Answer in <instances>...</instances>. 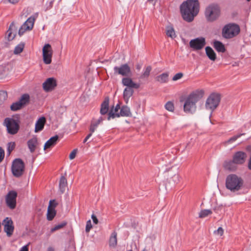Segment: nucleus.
<instances>
[{
	"mask_svg": "<svg viewBox=\"0 0 251 251\" xmlns=\"http://www.w3.org/2000/svg\"><path fill=\"white\" fill-rule=\"evenodd\" d=\"M7 39L9 41L12 40L15 37L16 34V29L14 23H12L9 28V29L7 31Z\"/></svg>",
	"mask_w": 251,
	"mask_h": 251,
	"instance_id": "nucleus-22",
	"label": "nucleus"
},
{
	"mask_svg": "<svg viewBox=\"0 0 251 251\" xmlns=\"http://www.w3.org/2000/svg\"><path fill=\"white\" fill-rule=\"evenodd\" d=\"M25 164L22 159L16 158L13 160L11 171L14 176L17 177L21 176L23 174Z\"/></svg>",
	"mask_w": 251,
	"mask_h": 251,
	"instance_id": "nucleus-8",
	"label": "nucleus"
},
{
	"mask_svg": "<svg viewBox=\"0 0 251 251\" xmlns=\"http://www.w3.org/2000/svg\"><path fill=\"white\" fill-rule=\"evenodd\" d=\"M214 47L218 52H224L226 50L225 46L223 44L218 41H216L214 42Z\"/></svg>",
	"mask_w": 251,
	"mask_h": 251,
	"instance_id": "nucleus-29",
	"label": "nucleus"
},
{
	"mask_svg": "<svg viewBox=\"0 0 251 251\" xmlns=\"http://www.w3.org/2000/svg\"><path fill=\"white\" fill-rule=\"evenodd\" d=\"M242 135H243V134H238L237 135H235V136H234L233 137H232L231 138H230V139H229L227 141V143H232V142H235L238 138H239L240 137H241V136H242Z\"/></svg>",
	"mask_w": 251,
	"mask_h": 251,
	"instance_id": "nucleus-41",
	"label": "nucleus"
},
{
	"mask_svg": "<svg viewBox=\"0 0 251 251\" xmlns=\"http://www.w3.org/2000/svg\"><path fill=\"white\" fill-rule=\"evenodd\" d=\"M114 72L115 74L125 76H130L132 75L130 68L127 64L114 67Z\"/></svg>",
	"mask_w": 251,
	"mask_h": 251,
	"instance_id": "nucleus-11",
	"label": "nucleus"
},
{
	"mask_svg": "<svg viewBox=\"0 0 251 251\" xmlns=\"http://www.w3.org/2000/svg\"><path fill=\"white\" fill-rule=\"evenodd\" d=\"M91 218H92V219L93 220V222L94 224H97L98 223V220L95 215L93 214L91 216Z\"/></svg>",
	"mask_w": 251,
	"mask_h": 251,
	"instance_id": "nucleus-50",
	"label": "nucleus"
},
{
	"mask_svg": "<svg viewBox=\"0 0 251 251\" xmlns=\"http://www.w3.org/2000/svg\"><path fill=\"white\" fill-rule=\"evenodd\" d=\"M205 52L208 58L212 61H215L216 58V55L213 50L210 47L205 48Z\"/></svg>",
	"mask_w": 251,
	"mask_h": 251,
	"instance_id": "nucleus-26",
	"label": "nucleus"
},
{
	"mask_svg": "<svg viewBox=\"0 0 251 251\" xmlns=\"http://www.w3.org/2000/svg\"><path fill=\"white\" fill-rule=\"evenodd\" d=\"M244 180L235 174H230L226 179V187L231 192H236L241 190L243 187Z\"/></svg>",
	"mask_w": 251,
	"mask_h": 251,
	"instance_id": "nucleus-3",
	"label": "nucleus"
},
{
	"mask_svg": "<svg viewBox=\"0 0 251 251\" xmlns=\"http://www.w3.org/2000/svg\"><path fill=\"white\" fill-rule=\"evenodd\" d=\"M3 224L4 225V230L7 236L10 237L14 230L12 221L7 217L4 220Z\"/></svg>",
	"mask_w": 251,
	"mask_h": 251,
	"instance_id": "nucleus-16",
	"label": "nucleus"
},
{
	"mask_svg": "<svg viewBox=\"0 0 251 251\" xmlns=\"http://www.w3.org/2000/svg\"><path fill=\"white\" fill-rule=\"evenodd\" d=\"M136 69L138 70H140V69H141L142 68V66L141 64H138L136 65Z\"/></svg>",
	"mask_w": 251,
	"mask_h": 251,
	"instance_id": "nucleus-56",
	"label": "nucleus"
},
{
	"mask_svg": "<svg viewBox=\"0 0 251 251\" xmlns=\"http://www.w3.org/2000/svg\"><path fill=\"white\" fill-rule=\"evenodd\" d=\"M223 233H224V229H223L222 227H219L217 230H215L214 231V234L215 235H216L217 236H221L223 235Z\"/></svg>",
	"mask_w": 251,
	"mask_h": 251,
	"instance_id": "nucleus-42",
	"label": "nucleus"
},
{
	"mask_svg": "<svg viewBox=\"0 0 251 251\" xmlns=\"http://www.w3.org/2000/svg\"><path fill=\"white\" fill-rule=\"evenodd\" d=\"M22 106L19 101L13 103L10 106L11 110L12 111H17L22 108Z\"/></svg>",
	"mask_w": 251,
	"mask_h": 251,
	"instance_id": "nucleus-38",
	"label": "nucleus"
},
{
	"mask_svg": "<svg viewBox=\"0 0 251 251\" xmlns=\"http://www.w3.org/2000/svg\"><path fill=\"white\" fill-rule=\"evenodd\" d=\"M204 92L197 90L192 92L186 98L184 104V111L186 113H193L196 110V103L203 97Z\"/></svg>",
	"mask_w": 251,
	"mask_h": 251,
	"instance_id": "nucleus-2",
	"label": "nucleus"
},
{
	"mask_svg": "<svg viewBox=\"0 0 251 251\" xmlns=\"http://www.w3.org/2000/svg\"><path fill=\"white\" fill-rule=\"evenodd\" d=\"M3 96L4 97H5L6 96V93L4 91L0 92V96Z\"/></svg>",
	"mask_w": 251,
	"mask_h": 251,
	"instance_id": "nucleus-54",
	"label": "nucleus"
},
{
	"mask_svg": "<svg viewBox=\"0 0 251 251\" xmlns=\"http://www.w3.org/2000/svg\"><path fill=\"white\" fill-rule=\"evenodd\" d=\"M27 30H28V29H26L25 28V26H24V25H23L21 27L19 28V34L21 36L22 35H23L25 32Z\"/></svg>",
	"mask_w": 251,
	"mask_h": 251,
	"instance_id": "nucleus-47",
	"label": "nucleus"
},
{
	"mask_svg": "<svg viewBox=\"0 0 251 251\" xmlns=\"http://www.w3.org/2000/svg\"><path fill=\"white\" fill-rule=\"evenodd\" d=\"M117 244V233L113 232L109 238V245L110 247L115 248Z\"/></svg>",
	"mask_w": 251,
	"mask_h": 251,
	"instance_id": "nucleus-27",
	"label": "nucleus"
},
{
	"mask_svg": "<svg viewBox=\"0 0 251 251\" xmlns=\"http://www.w3.org/2000/svg\"><path fill=\"white\" fill-rule=\"evenodd\" d=\"M133 93L134 90L132 88H126L124 89L123 96L124 99L126 101V102L128 100L129 98L133 95Z\"/></svg>",
	"mask_w": 251,
	"mask_h": 251,
	"instance_id": "nucleus-28",
	"label": "nucleus"
},
{
	"mask_svg": "<svg viewBox=\"0 0 251 251\" xmlns=\"http://www.w3.org/2000/svg\"><path fill=\"white\" fill-rule=\"evenodd\" d=\"M240 32L239 26L234 24H229L224 26L222 29V35L226 39L232 38Z\"/></svg>",
	"mask_w": 251,
	"mask_h": 251,
	"instance_id": "nucleus-5",
	"label": "nucleus"
},
{
	"mask_svg": "<svg viewBox=\"0 0 251 251\" xmlns=\"http://www.w3.org/2000/svg\"><path fill=\"white\" fill-rule=\"evenodd\" d=\"M4 156V151L0 147V162H1Z\"/></svg>",
	"mask_w": 251,
	"mask_h": 251,
	"instance_id": "nucleus-49",
	"label": "nucleus"
},
{
	"mask_svg": "<svg viewBox=\"0 0 251 251\" xmlns=\"http://www.w3.org/2000/svg\"><path fill=\"white\" fill-rule=\"evenodd\" d=\"M19 0H8V1L12 4H15L16 3H17Z\"/></svg>",
	"mask_w": 251,
	"mask_h": 251,
	"instance_id": "nucleus-53",
	"label": "nucleus"
},
{
	"mask_svg": "<svg viewBox=\"0 0 251 251\" xmlns=\"http://www.w3.org/2000/svg\"><path fill=\"white\" fill-rule=\"evenodd\" d=\"M37 145V139L34 137L27 141V146L30 151L32 153L34 152Z\"/></svg>",
	"mask_w": 251,
	"mask_h": 251,
	"instance_id": "nucleus-23",
	"label": "nucleus"
},
{
	"mask_svg": "<svg viewBox=\"0 0 251 251\" xmlns=\"http://www.w3.org/2000/svg\"><path fill=\"white\" fill-rule=\"evenodd\" d=\"M77 150L75 149L69 155V158L70 159H73L75 158L76 153Z\"/></svg>",
	"mask_w": 251,
	"mask_h": 251,
	"instance_id": "nucleus-48",
	"label": "nucleus"
},
{
	"mask_svg": "<svg viewBox=\"0 0 251 251\" xmlns=\"http://www.w3.org/2000/svg\"><path fill=\"white\" fill-rule=\"evenodd\" d=\"M212 212L210 209H203L199 213V217L201 218H205L208 215L212 214Z\"/></svg>",
	"mask_w": 251,
	"mask_h": 251,
	"instance_id": "nucleus-36",
	"label": "nucleus"
},
{
	"mask_svg": "<svg viewBox=\"0 0 251 251\" xmlns=\"http://www.w3.org/2000/svg\"><path fill=\"white\" fill-rule=\"evenodd\" d=\"M19 251H28V249L27 247V245H25L23 247H22Z\"/></svg>",
	"mask_w": 251,
	"mask_h": 251,
	"instance_id": "nucleus-51",
	"label": "nucleus"
},
{
	"mask_svg": "<svg viewBox=\"0 0 251 251\" xmlns=\"http://www.w3.org/2000/svg\"><path fill=\"white\" fill-rule=\"evenodd\" d=\"M17 193L12 190L9 191L5 197V201L7 206L10 209H13L16 206V198Z\"/></svg>",
	"mask_w": 251,
	"mask_h": 251,
	"instance_id": "nucleus-13",
	"label": "nucleus"
},
{
	"mask_svg": "<svg viewBox=\"0 0 251 251\" xmlns=\"http://www.w3.org/2000/svg\"><path fill=\"white\" fill-rule=\"evenodd\" d=\"M120 109V106L119 104H117L115 107H113L110 111H109V112L108 113V117L109 116V114L112 112L113 113H116V114H120V113H118V111Z\"/></svg>",
	"mask_w": 251,
	"mask_h": 251,
	"instance_id": "nucleus-40",
	"label": "nucleus"
},
{
	"mask_svg": "<svg viewBox=\"0 0 251 251\" xmlns=\"http://www.w3.org/2000/svg\"><path fill=\"white\" fill-rule=\"evenodd\" d=\"M29 96L27 94H23L21 97L20 99L18 101L20 103H21V105L23 106V105L26 104L29 102Z\"/></svg>",
	"mask_w": 251,
	"mask_h": 251,
	"instance_id": "nucleus-33",
	"label": "nucleus"
},
{
	"mask_svg": "<svg viewBox=\"0 0 251 251\" xmlns=\"http://www.w3.org/2000/svg\"><path fill=\"white\" fill-rule=\"evenodd\" d=\"M109 110V100L105 99L101 104L100 113L103 115L107 113Z\"/></svg>",
	"mask_w": 251,
	"mask_h": 251,
	"instance_id": "nucleus-25",
	"label": "nucleus"
},
{
	"mask_svg": "<svg viewBox=\"0 0 251 251\" xmlns=\"http://www.w3.org/2000/svg\"><path fill=\"white\" fill-rule=\"evenodd\" d=\"M127 251H133L131 250H128Z\"/></svg>",
	"mask_w": 251,
	"mask_h": 251,
	"instance_id": "nucleus-59",
	"label": "nucleus"
},
{
	"mask_svg": "<svg viewBox=\"0 0 251 251\" xmlns=\"http://www.w3.org/2000/svg\"><path fill=\"white\" fill-rule=\"evenodd\" d=\"M165 172H168L169 176L171 177L169 179V183L171 187L174 186L176 184L178 183L180 180V177L177 173L176 168L173 169V168L166 169Z\"/></svg>",
	"mask_w": 251,
	"mask_h": 251,
	"instance_id": "nucleus-12",
	"label": "nucleus"
},
{
	"mask_svg": "<svg viewBox=\"0 0 251 251\" xmlns=\"http://www.w3.org/2000/svg\"><path fill=\"white\" fill-rule=\"evenodd\" d=\"M54 201V202H52L51 205L52 206H53V209H55V206L57 205V203L54 200H53Z\"/></svg>",
	"mask_w": 251,
	"mask_h": 251,
	"instance_id": "nucleus-57",
	"label": "nucleus"
},
{
	"mask_svg": "<svg viewBox=\"0 0 251 251\" xmlns=\"http://www.w3.org/2000/svg\"><path fill=\"white\" fill-rule=\"evenodd\" d=\"M169 75L167 73H164L156 77V80L160 83H166L168 81Z\"/></svg>",
	"mask_w": 251,
	"mask_h": 251,
	"instance_id": "nucleus-30",
	"label": "nucleus"
},
{
	"mask_svg": "<svg viewBox=\"0 0 251 251\" xmlns=\"http://www.w3.org/2000/svg\"><path fill=\"white\" fill-rule=\"evenodd\" d=\"M58 139V136L57 135L51 137L45 143L44 145V150L54 146L56 144Z\"/></svg>",
	"mask_w": 251,
	"mask_h": 251,
	"instance_id": "nucleus-24",
	"label": "nucleus"
},
{
	"mask_svg": "<svg viewBox=\"0 0 251 251\" xmlns=\"http://www.w3.org/2000/svg\"><path fill=\"white\" fill-rule=\"evenodd\" d=\"M53 200H50L49 202V205L48 208V211H47V219L49 221L52 220L56 214V211L55 210V209H53V206H52L51 204L52 202H54Z\"/></svg>",
	"mask_w": 251,
	"mask_h": 251,
	"instance_id": "nucleus-20",
	"label": "nucleus"
},
{
	"mask_svg": "<svg viewBox=\"0 0 251 251\" xmlns=\"http://www.w3.org/2000/svg\"><path fill=\"white\" fill-rule=\"evenodd\" d=\"M131 115L130 108L127 106H123L120 110V114L113 113L111 112L108 117L107 120H110L111 118H114L115 117H119L120 116L128 117Z\"/></svg>",
	"mask_w": 251,
	"mask_h": 251,
	"instance_id": "nucleus-15",
	"label": "nucleus"
},
{
	"mask_svg": "<svg viewBox=\"0 0 251 251\" xmlns=\"http://www.w3.org/2000/svg\"><path fill=\"white\" fill-rule=\"evenodd\" d=\"M166 35L172 39H174L176 37V34L173 26H168L166 27Z\"/></svg>",
	"mask_w": 251,
	"mask_h": 251,
	"instance_id": "nucleus-32",
	"label": "nucleus"
},
{
	"mask_svg": "<svg viewBox=\"0 0 251 251\" xmlns=\"http://www.w3.org/2000/svg\"><path fill=\"white\" fill-rule=\"evenodd\" d=\"M56 86V80L53 77H50L43 83V88L46 92L53 90Z\"/></svg>",
	"mask_w": 251,
	"mask_h": 251,
	"instance_id": "nucleus-17",
	"label": "nucleus"
},
{
	"mask_svg": "<svg viewBox=\"0 0 251 251\" xmlns=\"http://www.w3.org/2000/svg\"><path fill=\"white\" fill-rule=\"evenodd\" d=\"M65 225H66V224L64 223V224H61L56 225L54 227H53L51 229V231L53 232L56 230H58V229L62 228V227H63Z\"/></svg>",
	"mask_w": 251,
	"mask_h": 251,
	"instance_id": "nucleus-46",
	"label": "nucleus"
},
{
	"mask_svg": "<svg viewBox=\"0 0 251 251\" xmlns=\"http://www.w3.org/2000/svg\"><path fill=\"white\" fill-rule=\"evenodd\" d=\"M7 132L11 135L16 134L19 130V123L18 120L14 118H6L4 121Z\"/></svg>",
	"mask_w": 251,
	"mask_h": 251,
	"instance_id": "nucleus-7",
	"label": "nucleus"
},
{
	"mask_svg": "<svg viewBox=\"0 0 251 251\" xmlns=\"http://www.w3.org/2000/svg\"><path fill=\"white\" fill-rule=\"evenodd\" d=\"M151 70V67L150 66H148L143 69V73L140 76L141 78H147L149 77L150 74V72Z\"/></svg>",
	"mask_w": 251,
	"mask_h": 251,
	"instance_id": "nucleus-34",
	"label": "nucleus"
},
{
	"mask_svg": "<svg viewBox=\"0 0 251 251\" xmlns=\"http://www.w3.org/2000/svg\"><path fill=\"white\" fill-rule=\"evenodd\" d=\"M47 251H54V249L51 248V247H49L48 250H47Z\"/></svg>",
	"mask_w": 251,
	"mask_h": 251,
	"instance_id": "nucleus-58",
	"label": "nucleus"
},
{
	"mask_svg": "<svg viewBox=\"0 0 251 251\" xmlns=\"http://www.w3.org/2000/svg\"><path fill=\"white\" fill-rule=\"evenodd\" d=\"M43 59L46 64H50L51 62L53 50L50 45L46 44L43 48Z\"/></svg>",
	"mask_w": 251,
	"mask_h": 251,
	"instance_id": "nucleus-10",
	"label": "nucleus"
},
{
	"mask_svg": "<svg viewBox=\"0 0 251 251\" xmlns=\"http://www.w3.org/2000/svg\"><path fill=\"white\" fill-rule=\"evenodd\" d=\"M92 133H92V132H91V133H89V134H88V135H87V136L85 137V139H84V141H83V142H84V143H85V142H86V141H87L89 139V138L92 136Z\"/></svg>",
	"mask_w": 251,
	"mask_h": 251,
	"instance_id": "nucleus-52",
	"label": "nucleus"
},
{
	"mask_svg": "<svg viewBox=\"0 0 251 251\" xmlns=\"http://www.w3.org/2000/svg\"><path fill=\"white\" fill-rule=\"evenodd\" d=\"M38 13H36L34 15L29 17L27 20L24 23V27L25 26V28L31 29L33 26L35 19L37 18Z\"/></svg>",
	"mask_w": 251,
	"mask_h": 251,
	"instance_id": "nucleus-19",
	"label": "nucleus"
},
{
	"mask_svg": "<svg viewBox=\"0 0 251 251\" xmlns=\"http://www.w3.org/2000/svg\"><path fill=\"white\" fill-rule=\"evenodd\" d=\"M103 118L101 117H100L99 119L96 122L98 124H100V122H101L103 120Z\"/></svg>",
	"mask_w": 251,
	"mask_h": 251,
	"instance_id": "nucleus-55",
	"label": "nucleus"
},
{
	"mask_svg": "<svg viewBox=\"0 0 251 251\" xmlns=\"http://www.w3.org/2000/svg\"><path fill=\"white\" fill-rule=\"evenodd\" d=\"M180 10L183 19L186 22H192L199 12L198 0H187L180 6Z\"/></svg>",
	"mask_w": 251,
	"mask_h": 251,
	"instance_id": "nucleus-1",
	"label": "nucleus"
},
{
	"mask_svg": "<svg viewBox=\"0 0 251 251\" xmlns=\"http://www.w3.org/2000/svg\"><path fill=\"white\" fill-rule=\"evenodd\" d=\"M99 125V124H98L96 122L95 123H92L90 127V132H91L92 133H93L95 131V130L96 129V128H97Z\"/></svg>",
	"mask_w": 251,
	"mask_h": 251,
	"instance_id": "nucleus-43",
	"label": "nucleus"
},
{
	"mask_svg": "<svg viewBox=\"0 0 251 251\" xmlns=\"http://www.w3.org/2000/svg\"><path fill=\"white\" fill-rule=\"evenodd\" d=\"M122 82L124 86H126V88L138 89L140 87L139 84L134 82L128 76L123 78Z\"/></svg>",
	"mask_w": 251,
	"mask_h": 251,
	"instance_id": "nucleus-18",
	"label": "nucleus"
},
{
	"mask_svg": "<svg viewBox=\"0 0 251 251\" xmlns=\"http://www.w3.org/2000/svg\"><path fill=\"white\" fill-rule=\"evenodd\" d=\"M92 227L91 220H89L86 222V225L85 227V231L86 232H89Z\"/></svg>",
	"mask_w": 251,
	"mask_h": 251,
	"instance_id": "nucleus-44",
	"label": "nucleus"
},
{
	"mask_svg": "<svg viewBox=\"0 0 251 251\" xmlns=\"http://www.w3.org/2000/svg\"><path fill=\"white\" fill-rule=\"evenodd\" d=\"M25 44L24 43H21L16 46L15 48L14 53L15 54H18L21 53L24 48Z\"/></svg>",
	"mask_w": 251,
	"mask_h": 251,
	"instance_id": "nucleus-35",
	"label": "nucleus"
},
{
	"mask_svg": "<svg viewBox=\"0 0 251 251\" xmlns=\"http://www.w3.org/2000/svg\"><path fill=\"white\" fill-rule=\"evenodd\" d=\"M15 147V142H9L7 144V153L10 155L11 151L14 150Z\"/></svg>",
	"mask_w": 251,
	"mask_h": 251,
	"instance_id": "nucleus-39",
	"label": "nucleus"
},
{
	"mask_svg": "<svg viewBox=\"0 0 251 251\" xmlns=\"http://www.w3.org/2000/svg\"><path fill=\"white\" fill-rule=\"evenodd\" d=\"M46 123V118L44 117L39 118L35 123V132H38L43 130Z\"/></svg>",
	"mask_w": 251,
	"mask_h": 251,
	"instance_id": "nucleus-21",
	"label": "nucleus"
},
{
	"mask_svg": "<svg viewBox=\"0 0 251 251\" xmlns=\"http://www.w3.org/2000/svg\"><path fill=\"white\" fill-rule=\"evenodd\" d=\"M220 6L215 3L209 4L205 8L204 16L208 22L212 23L217 20L221 16Z\"/></svg>",
	"mask_w": 251,
	"mask_h": 251,
	"instance_id": "nucleus-4",
	"label": "nucleus"
},
{
	"mask_svg": "<svg viewBox=\"0 0 251 251\" xmlns=\"http://www.w3.org/2000/svg\"><path fill=\"white\" fill-rule=\"evenodd\" d=\"M183 76V74L181 73H178L176 74L173 77V80L176 81L180 79Z\"/></svg>",
	"mask_w": 251,
	"mask_h": 251,
	"instance_id": "nucleus-45",
	"label": "nucleus"
},
{
	"mask_svg": "<svg viewBox=\"0 0 251 251\" xmlns=\"http://www.w3.org/2000/svg\"><path fill=\"white\" fill-rule=\"evenodd\" d=\"M247 1H250L251 0H246Z\"/></svg>",
	"mask_w": 251,
	"mask_h": 251,
	"instance_id": "nucleus-60",
	"label": "nucleus"
},
{
	"mask_svg": "<svg viewBox=\"0 0 251 251\" xmlns=\"http://www.w3.org/2000/svg\"><path fill=\"white\" fill-rule=\"evenodd\" d=\"M190 47L194 50H200L205 45V40L203 37L197 38L191 40L189 42Z\"/></svg>",
	"mask_w": 251,
	"mask_h": 251,
	"instance_id": "nucleus-14",
	"label": "nucleus"
},
{
	"mask_svg": "<svg viewBox=\"0 0 251 251\" xmlns=\"http://www.w3.org/2000/svg\"><path fill=\"white\" fill-rule=\"evenodd\" d=\"M67 184V181L66 178L65 177V176H62L59 181V189L62 193L65 191Z\"/></svg>",
	"mask_w": 251,
	"mask_h": 251,
	"instance_id": "nucleus-31",
	"label": "nucleus"
},
{
	"mask_svg": "<svg viewBox=\"0 0 251 251\" xmlns=\"http://www.w3.org/2000/svg\"><path fill=\"white\" fill-rule=\"evenodd\" d=\"M246 158V153L243 151L236 152L233 157L232 161H229L225 164V168L228 170H231L230 166L232 163L242 164L244 163Z\"/></svg>",
	"mask_w": 251,
	"mask_h": 251,
	"instance_id": "nucleus-9",
	"label": "nucleus"
},
{
	"mask_svg": "<svg viewBox=\"0 0 251 251\" xmlns=\"http://www.w3.org/2000/svg\"><path fill=\"white\" fill-rule=\"evenodd\" d=\"M165 108L169 111L173 112L175 109L173 102L170 101H168L165 105Z\"/></svg>",
	"mask_w": 251,
	"mask_h": 251,
	"instance_id": "nucleus-37",
	"label": "nucleus"
},
{
	"mask_svg": "<svg viewBox=\"0 0 251 251\" xmlns=\"http://www.w3.org/2000/svg\"><path fill=\"white\" fill-rule=\"evenodd\" d=\"M220 96L218 94H211L207 99L205 102V108L207 110H211V117L213 111L219 105L220 101Z\"/></svg>",
	"mask_w": 251,
	"mask_h": 251,
	"instance_id": "nucleus-6",
	"label": "nucleus"
}]
</instances>
